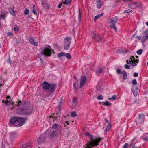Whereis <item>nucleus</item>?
<instances>
[{
    "instance_id": "obj_1",
    "label": "nucleus",
    "mask_w": 148,
    "mask_h": 148,
    "mask_svg": "<svg viewBox=\"0 0 148 148\" xmlns=\"http://www.w3.org/2000/svg\"><path fill=\"white\" fill-rule=\"evenodd\" d=\"M10 122L16 126L20 127L24 123L25 120L22 117H14L10 119Z\"/></svg>"
},
{
    "instance_id": "obj_2",
    "label": "nucleus",
    "mask_w": 148,
    "mask_h": 148,
    "mask_svg": "<svg viewBox=\"0 0 148 148\" xmlns=\"http://www.w3.org/2000/svg\"><path fill=\"white\" fill-rule=\"evenodd\" d=\"M101 138H96L93 140H90L86 144L84 147V148H92L94 146H97L100 142Z\"/></svg>"
},
{
    "instance_id": "obj_3",
    "label": "nucleus",
    "mask_w": 148,
    "mask_h": 148,
    "mask_svg": "<svg viewBox=\"0 0 148 148\" xmlns=\"http://www.w3.org/2000/svg\"><path fill=\"white\" fill-rule=\"evenodd\" d=\"M51 47L48 45H46L44 48V50L39 54V57L41 55L47 56H50L51 55Z\"/></svg>"
},
{
    "instance_id": "obj_4",
    "label": "nucleus",
    "mask_w": 148,
    "mask_h": 148,
    "mask_svg": "<svg viewBox=\"0 0 148 148\" xmlns=\"http://www.w3.org/2000/svg\"><path fill=\"white\" fill-rule=\"evenodd\" d=\"M118 17L117 16L113 18L110 19L109 23L110 24V26L111 29H113L116 32L117 31V29L115 25L116 23L118 20Z\"/></svg>"
},
{
    "instance_id": "obj_5",
    "label": "nucleus",
    "mask_w": 148,
    "mask_h": 148,
    "mask_svg": "<svg viewBox=\"0 0 148 148\" xmlns=\"http://www.w3.org/2000/svg\"><path fill=\"white\" fill-rule=\"evenodd\" d=\"M71 42V38L69 37H67L65 38L64 40L63 45L65 50H67L69 49Z\"/></svg>"
},
{
    "instance_id": "obj_6",
    "label": "nucleus",
    "mask_w": 148,
    "mask_h": 148,
    "mask_svg": "<svg viewBox=\"0 0 148 148\" xmlns=\"http://www.w3.org/2000/svg\"><path fill=\"white\" fill-rule=\"evenodd\" d=\"M127 60V63L128 64H130L132 66H135L136 65V63H138V60L135 59L134 56H132L130 58L129 60Z\"/></svg>"
},
{
    "instance_id": "obj_7",
    "label": "nucleus",
    "mask_w": 148,
    "mask_h": 148,
    "mask_svg": "<svg viewBox=\"0 0 148 148\" xmlns=\"http://www.w3.org/2000/svg\"><path fill=\"white\" fill-rule=\"evenodd\" d=\"M128 7L129 8L134 9L137 8L141 7L142 5L140 3L137 2H131L128 4Z\"/></svg>"
},
{
    "instance_id": "obj_8",
    "label": "nucleus",
    "mask_w": 148,
    "mask_h": 148,
    "mask_svg": "<svg viewBox=\"0 0 148 148\" xmlns=\"http://www.w3.org/2000/svg\"><path fill=\"white\" fill-rule=\"evenodd\" d=\"M17 113L19 114H28L30 113V111L28 109H21L18 110L16 111Z\"/></svg>"
},
{
    "instance_id": "obj_9",
    "label": "nucleus",
    "mask_w": 148,
    "mask_h": 148,
    "mask_svg": "<svg viewBox=\"0 0 148 148\" xmlns=\"http://www.w3.org/2000/svg\"><path fill=\"white\" fill-rule=\"evenodd\" d=\"M144 120V116L143 114H139L138 119L136 121L137 123L140 124L143 123Z\"/></svg>"
},
{
    "instance_id": "obj_10",
    "label": "nucleus",
    "mask_w": 148,
    "mask_h": 148,
    "mask_svg": "<svg viewBox=\"0 0 148 148\" xmlns=\"http://www.w3.org/2000/svg\"><path fill=\"white\" fill-rule=\"evenodd\" d=\"M86 77L84 76H82L81 78L80 87H82L85 84L86 80Z\"/></svg>"
},
{
    "instance_id": "obj_11",
    "label": "nucleus",
    "mask_w": 148,
    "mask_h": 148,
    "mask_svg": "<svg viewBox=\"0 0 148 148\" xmlns=\"http://www.w3.org/2000/svg\"><path fill=\"white\" fill-rule=\"evenodd\" d=\"M138 90L137 88L133 86L132 92L134 96L136 97L137 96L138 94Z\"/></svg>"
},
{
    "instance_id": "obj_12",
    "label": "nucleus",
    "mask_w": 148,
    "mask_h": 148,
    "mask_svg": "<svg viewBox=\"0 0 148 148\" xmlns=\"http://www.w3.org/2000/svg\"><path fill=\"white\" fill-rule=\"evenodd\" d=\"M43 87L44 89L48 90L50 87V84L47 82H44L42 84Z\"/></svg>"
},
{
    "instance_id": "obj_13",
    "label": "nucleus",
    "mask_w": 148,
    "mask_h": 148,
    "mask_svg": "<svg viewBox=\"0 0 148 148\" xmlns=\"http://www.w3.org/2000/svg\"><path fill=\"white\" fill-rule=\"evenodd\" d=\"M56 86L54 84H51L50 85V90L51 92H53L54 91Z\"/></svg>"
},
{
    "instance_id": "obj_14",
    "label": "nucleus",
    "mask_w": 148,
    "mask_h": 148,
    "mask_svg": "<svg viewBox=\"0 0 148 148\" xmlns=\"http://www.w3.org/2000/svg\"><path fill=\"white\" fill-rule=\"evenodd\" d=\"M57 134L54 131V130H51V132L50 133V136L52 138H54L57 136Z\"/></svg>"
},
{
    "instance_id": "obj_15",
    "label": "nucleus",
    "mask_w": 148,
    "mask_h": 148,
    "mask_svg": "<svg viewBox=\"0 0 148 148\" xmlns=\"http://www.w3.org/2000/svg\"><path fill=\"white\" fill-rule=\"evenodd\" d=\"M29 41L30 43L32 45L35 46H37L38 45V42L36 41L33 38H31L29 39Z\"/></svg>"
},
{
    "instance_id": "obj_16",
    "label": "nucleus",
    "mask_w": 148,
    "mask_h": 148,
    "mask_svg": "<svg viewBox=\"0 0 148 148\" xmlns=\"http://www.w3.org/2000/svg\"><path fill=\"white\" fill-rule=\"evenodd\" d=\"M111 124L110 123H108V125L106 127L104 131L106 132L109 131L111 128Z\"/></svg>"
},
{
    "instance_id": "obj_17",
    "label": "nucleus",
    "mask_w": 148,
    "mask_h": 148,
    "mask_svg": "<svg viewBox=\"0 0 148 148\" xmlns=\"http://www.w3.org/2000/svg\"><path fill=\"white\" fill-rule=\"evenodd\" d=\"M9 12L11 14V15H12L13 16H15V13L14 10L13 8L12 7L10 8H9Z\"/></svg>"
},
{
    "instance_id": "obj_18",
    "label": "nucleus",
    "mask_w": 148,
    "mask_h": 148,
    "mask_svg": "<svg viewBox=\"0 0 148 148\" xmlns=\"http://www.w3.org/2000/svg\"><path fill=\"white\" fill-rule=\"evenodd\" d=\"M42 5L45 8L49 9V5L47 3L44 2L42 1Z\"/></svg>"
},
{
    "instance_id": "obj_19",
    "label": "nucleus",
    "mask_w": 148,
    "mask_h": 148,
    "mask_svg": "<svg viewBox=\"0 0 148 148\" xmlns=\"http://www.w3.org/2000/svg\"><path fill=\"white\" fill-rule=\"evenodd\" d=\"M97 5L98 8H100L101 5H103V3L100 2V0H97Z\"/></svg>"
},
{
    "instance_id": "obj_20",
    "label": "nucleus",
    "mask_w": 148,
    "mask_h": 148,
    "mask_svg": "<svg viewBox=\"0 0 148 148\" xmlns=\"http://www.w3.org/2000/svg\"><path fill=\"white\" fill-rule=\"evenodd\" d=\"M148 39V34H146L142 38V41L143 42H145L147 39Z\"/></svg>"
},
{
    "instance_id": "obj_21",
    "label": "nucleus",
    "mask_w": 148,
    "mask_h": 148,
    "mask_svg": "<svg viewBox=\"0 0 148 148\" xmlns=\"http://www.w3.org/2000/svg\"><path fill=\"white\" fill-rule=\"evenodd\" d=\"M6 14L4 12H1L0 15V19L1 18L5 20V18Z\"/></svg>"
},
{
    "instance_id": "obj_22",
    "label": "nucleus",
    "mask_w": 148,
    "mask_h": 148,
    "mask_svg": "<svg viewBox=\"0 0 148 148\" xmlns=\"http://www.w3.org/2000/svg\"><path fill=\"white\" fill-rule=\"evenodd\" d=\"M58 128H60V126L58 125V124H55L53 125L51 130H54Z\"/></svg>"
},
{
    "instance_id": "obj_23",
    "label": "nucleus",
    "mask_w": 148,
    "mask_h": 148,
    "mask_svg": "<svg viewBox=\"0 0 148 148\" xmlns=\"http://www.w3.org/2000/svg\"><path fill=\"white\" fill-rule=\"evenodd\" d=\"M103 15V14L101 13L100 14L96 16L94 18V20L96 21L97 19L99 18L101 16Z\"/></svg>"
},
{
    "instance_id": "obj_24",
    "label": "nucleus",
    "mask_w": 148,
    "mask_h": 148,
    "mask_svg": "<svg viewBox=\"0 0 148 148\" xmlns=\"http://www.w3.org/2000/svg\"><path fill=\"white\" fill-rule=\"evenodd\" d=\"M117 98V96L116 95H113L112 96L111 98H108V100L113 101L115 100Z\"/></svg>"
},
{
    "instance_id": "obj_25",
    "label": "nucleus",
    "mask_w": 148,
    "mask_h": 148,
    "mask_svg": "<svg viewBox=\"0 0 148 148\" xmlns=\"http://www.w3.org/2000/svg\"><path fill=\"white\" fill-rule=\"evenodd\" d=\"M71 0H65V1L64 3L67 5H69L71 4Z\"/></svg>"
},
{
    "instance_id": "obj_26",
    "label": "nucleus",
    "mask_w": 148,
    "mask_h": 148,
    "mask_svg": "<svg viewBox=\"0 0 148 148\" xmlns=\"http://www.w3.org/2000/svg\"><path fill=\"white\" fill-rule=\"evenodd\" d=\"M86 135L89 137L90 140H94L93 139V136L92 135H90V134L89 133H86Z\"/></svg>"
},
{
    "instance_id": "obj_27",
    "label": "nucleus",
    "mask_w": 148,
    "mask_h": 148,
    "mask_svg": "<svg viewBox=\"0 0 148 148\" xmlns=\"http://www.w3.org/2000/svg\"><path fill=\"white\" fill-rule=\"evenodd\" d=\"M104 105H105L106 106H110L111 104L108 101H106L105 102H103L102 103Z\"/></svg>"
},
{
    "instance_id": "obj_28",
    "label": "nucleus",
    "mask_w": 148,
    "mask_h": 148,
    "mask_svg": "<svg viewBox=\"0 0 148 148\" xmlns=\"http://www.w3.org/2000/svg\"><path fill=\"white\" fill-rule=\"evenodd\" d=\"M135 140V138L134 139H133L130 145V147H131L133 148L134 146V143H136V142H134V141Z\"/></svg>"
},
{
    "instance_id": "obj_29",
    "label": "nucleus",
    "mask_w": 148,
    "mask_h": 148,
    "mask_svg": "<svg viewBox=\"0 0 148 148\" xmlns=\"http://www.w3.org/2000/svg\"><path fill=\"white\" fill-rule=\"evenodd\" d=\"M97 38H96V40L98 42H101L102 41V40L103 39V37H100V39H99L98 38V37H99V35L97 36Z\"/></svg>"
},
{
    "instance_id": "obj_30",
    "label": "nucleus",
    "mask_w": 148,
    "mask_h": 148,
    "mask_svg": "<svg viewBox=\"0 0 148 148\" xmlns=\"http://www.w3.org/2000/svg\"><path fill=\"white\" fill-rule=\"evenodd\" d=\"M98 35H97L96 34H95L94 32L91 33V36L94 39H95L96 40V38H97V36H98Z\"/></svg>"
},
{
    "instance_id": "obj_31",
    "label": "nucleus",
    "mask_w": 148,
    "mask_h": 148,
    "mask_svg": "<svg viewBox=\"0 0 148 148\" xmlns=\"http://www.w3.org/2000/svg\"><path fill=\"white\" fill-rule=\"evenodd\" d=\"M76 114L75 111L72 112H71L70 116L71 117H74L76 116Z\"/></svg>"
},
{
    "instance_id": "obj_32",
    "label": "nucleus",
    "mask_w": 148,
    "mask_h": 148,
    "mask_svg": "<svg viewBox=\"0 0 148 148\" xmlns=\"http://www.w3.org/2000/svg\"><path fill=\"white\" fill-rule=\"evenodd\" d=\"M60 128H58L55 129H54V131L56 132L57 134H58V133L60 132Z\"/></svg>"
},
{
    "instance_id": "obj_33",
    "label": "nucleus",
    "mask_w": 148,
    "mask_h": 148,
    "mask_svg": "<svg viewBox=\"0 0 148 148\" xmlns=\"http://www.w3.org/2000/svg\"><path fill=\"white\" fill-rule=\"evenodd\" d=\"M127 77V73L125 72L123 73V78L124 79H126Z\"/></svg>"
},
{
    "instance_id": "obj_34",
    "label": "nucleus",
    "mask_w": 148,
    "mask_h": 148,
    "mask_svg": "<svg viewBox=\"0 0 148 148\" xmlns=\"http://www.w3.org/2000/svg\"><path fill=\"white\" fill-rule=\"evenodd\" d=\"M103 97L101 95H99L97 97V99L99 100H103Z\"/></svg>"
},
{
    "instance_id": "obj_35",
    "label": "nucleus",
    "mask_w": 148,
    "mask_h": 148,
    "mask_svg": "<svg viewBox=\"0 0 148 148\" xmlns=\"http://www.w3.org/2000/svg\"><path fill=\"white\" fill-rule=\"evenodd\" d=\"M65 56L68 59H70L71 58V56L70 55V54L69 53L66 54L65 55Z\"/></svg>"
},
{
    "instance_id": "obj_36",
    "label": "nucleus",
    "mask_w": 148,
    "mask_h": 148,
    "mask_svg": "<svg viewBox=\"0 0 148 148\" xmlns=\"http://www.w3.org/2000/svg\"><path fill=\"white\" fill-rule=\"evenodd\" d=\"M29 12V10L27 8H26L25 9L24 14L25 15H27L28 14Z\"/></svg>"
},
{
    "instance_id": "obj_37",
    "label": "nucleus",
    "mask_w": 148,
    "mask_h": 148,
    "mask_svg": "<svg viewBox=\"0 0 148 148\" xmlns=\"http://www.w3.org/2000/svg\"><path fill=\"white\" fill-rule=\"evenodd\" d=\"M64 54H65L64 53L62 52H61V53H60L59 54H58V57H62V56H63L64 55Z\"/></svg>"
},
{
    "instance_id": "obj_38",
    "label": "nucleus",
    "mask_w": 148,
    "mask_h": 148,
    "mask_svg": "<svg viewBox=\"0 0 148 148\" xmlns=\"http://www.w3.org/2000/svg\"><path fill=\"white\" fill-rule=\"evenodd\" d=\"M29 145H28L27 144H25L23 145L22 147V148H27V147H29Z\"/></svg>"
},
{
    "instance_id": "obj_39",
    "label": "nucleus",
    "mask_w": 148,
    "mask_h": 148,
    "mask_svg": "<svg viewBox=\"0 0 148 148\" xmlns=\"http://www.w3.org/2000/svg\"><path fill=\"white\" fill-rule=\"evenodd\" d=\"M142 52V49H140V50H138L137 51V53L138 55H140Z\"/></svg>"
},
{
    "instance_id": "obj_40",
    "label": "nucleus",
    "mask_w": 148,
    "mask_h": 148,
    "mask_svg": "<svg viewBox=\"0 0 148 148\" xmlns=\"http://www.w3.org/2000/svg\"><path fill=\"white\" fill-rule=\"evenodd\" d=\"M132 12V11L130 9H128L125 10L124 12V13H128Z\"/></svg>"
},
{
    "instance_id": "obj_41",
    "label": "nucleus",
    "mask_w": 148,
    "mask_h": 148,
    "mask_svg": "<svg viewBox=\"0 0 148 148\" xmlns=\"http://www.w3.org/2000/svg\"><path fill=\"white\" fill-rule=\"evenodd\" d=\"M103 72V70L102 69H99L98 71L97 72V74L98 75L99 74H100Z\"/></svg>"
},
{
    "instance_id": "obj_42",
    "label": "nucleus",
    "mask_w": 148,
    "mask_h": 148,
    "mask_svg": "<svg viewBox=\"0 0 148 148\" xmlns=\"http://www.w3.org/2000/svg\"><path fill=\"white\" fill-rule=\"evenodd\" d=\"M132 83L133 85H136L137 84L136 80V79H134L132 80Z\"/></svg>"
},
{
    "instance_id": "obj_43",
    "label": "nucleus",
    "mask_w": 148,
    "mask_h": 148,
    "mask_svg": "<svg viewBox=\"0 0 148 148\" xmlns=\"http://www.w3.org/2000/svg\"><path fill=\"white\" fill-rule=\"evenodd\" d=\"M128 146V144L127 143L125 144L123 146V148H127Z\"/></svg>"
},
{
    "instance_id": "obj_44",
    "label": "nucleus",
    "mask_w": 148,
    "mask_h": 148,
    "mask_svg": "<svg viewBox=\"0 0 148 148\" xmlns=\"http://www.w3.org/2000/svg\"><path fill=\"white\" fill-rule=\"evenodd\" d=\"M77 101V99L76 98H74L73 100V103H76Z\"/></svg>"
},
{
    "instance_id": "obj_45",
    "label": "nucleus",
    "mask_w": 148,
    "mask_h": 148,
    "mask_svg": "<svg viewBox=\"0 0 148 148\" xmlns=\"http://www.w3.org/2000/svg\"><path fill=\"white\" fill-rule=\"evenodd\" d=\"M116 71H117V73L118 74H120L121 73V70L120 69H116Z\"/></svg>"
},
{
    "instance_id": "obj_46",
    "label": "nucleus",
    "mask_w": 148,
    "mask_h": 148,
    "mask_svg": "<svg viewBox=\"0 0 148 148\" xmlns=\"http://www.w3.org/2000/svg\"><path fill=\"white\" fill-rule=\"evenodd\" d=\"M53 118L52 119L53 120V121H55V120H56L57 119V118L56 117H54L53 116H50V118Z\"/></svg>"
},
{
    "instance_id": "obj_47",
    "label": "nucleus",
    "mask_w": 148,
    "mask_h": 148,
    "mask_svg": "<svg viewBox=\"0 0 148 148\" xmlns=\"http://www.w3.org/2000/svg\"><path fill=\"white\" fill-rule=\"evenodd\" d=\"M125 68L127 69H130V66L127 64H126L125 65Z\"/></svg>"
},
{
    "instance_id": "obj_48",
    "label": "nucleus",
    "mask_w": 148,
    "mask_h": 148,
    "mask_svg": "<svg viewBox=\"0 0 148 148\" xmlns=\"http://www.w3.org/2000/svg\"><path fill=\"white\" fill-rule=\"evenodd\" d=\"M14 30L15 31L18 32L19 30L18 28L17 27H15L14 28Z\"/></svg>"
},
{
    "instance_id": "obj_49",
    "label": "nucleus",
    "mask_w": 148,
    "mask_h": 148,
    "mask_svg": "<svg viewBox=\"0 0 148 148\" xmlns=\"http://www.w3.org/2000/svg\"><path fill=\"white\" fill-rule=\"evenodd\" d=\"M63 3H59V4L58 5L57 7L59 8H61V6L62 4Z\"/></svg>"
},
{
    "instance_id": "obj_50",
    "label": "nucleus",
    "mask_w": 148,
    "mask_h": 148,
    "mask_svg": "<svg viewBox=\"0 0 148 148\" xmlns=\"http://www.w3.org/2000/svg\"><path fill=\"white\" fill-rule=\"evenodd\" d=\"M81 17V14H80V11H79V14L78 16V18L79 20H80Z\"/></svg>"
},
{
    "instance_id": "obj_51",
    "label": "nucleus",
    "mask_w": 148,
    "mask_h": 148,
    "mask_svg": "<svg viewBox=\"0 0 148 148\" xmlns=\"http://www.w3.org/2000/svg\"><path fill=\"white\" fill-rule=\"evenodd\" d=\"M21 103V101H19L18 103L17 102H16V105L19 106V105H20V103Z\"/></svg>"
},
{
    "instance_id": "obj_52",
    "label": "nucleus",
    "mask_w": 148,
    "mask_h": 148,
    "mask_svg": "<svg viewBox=\"0 0 148 148\" xmlns=\"http://www.w3.org/2000/svg\"><path fill=\"white\" fill-rule=\"evenodd\" d=\"M138 75V73H135L133 75V76L135 77H137Z\"/></svg>"
},
{
    "instance_id": "obj_53",
    "label": "nucleus",
    "mask_w": 148,
    "mask_h": 148,
    "mask_svg": "<svg viewBox=\"0 0 148 148\" xmlns=\"http://www.w3.org/2000/svg\"><path fill=\"white\" fill-rule=\"evenodd\" d=\"M33 12L35 14H36V15H37V12L34 9H33Z\"/></svg>"
},
{
    "instance_id": "obj_54",
    "label": "nucleus",
    "mask_w": 148,
    "mask_h": 148,
    "mask_svg": "<svg viewBox=\"0 0 148 148\" xmlns=\"http://www.w3.org/2000/svg\"><path fill=\"white\" fill-rule=\"evenodd\" d=\"M76 84H77V83L76 82H74L73 84V86H74V88H76Z\"/></svg>"
},
{
    "instance_id": "obj_55",
    "label": "nucleus",
    "mask_w": 148,
    "mask_h": 148,
    "mask_svg": "<svg viewBox=\"0 0 148 148\" xmlns=\"http://www.w3.org/2000/svg\"><path fill=\"white\" fill-rule=\"evenodd\" d=\"M7 34L8 35H12L13 34L12 32H9L7 33Z\"/></svg>"
},
{
    "instance_id": "obj_56",
    "label": "nucleus",
    "mask_w": 148,
    "mask_h": 148,
    "mask_svg": "<svg viewBox=\"0 0 148 148\" xmlns=\"http://www.w3.org/2000/svg\"><path fill=\"white\" fill-rule=\"evenodd\" d=\"M136 38L138 39L139 40H140L141 39V37L140 36H136Z\"/></svg>"
},
{
    "instance_id": "obj_57",
    "label": "nucleus",
    "mask_w": 148,
    "mask_h": 148,
    "mask_svg": "<svg viewBox=\"0 0 148 148\" xmlns=\"http://www.w3.org/2000/svg\"><path fill=\"white\" fill-rule=\"evenodd\" d=\"M7 62L9 63H10L11 62V61L10 60V59H9L7 60Z\"/></svg>"
},
{
    "instance_id": "obj_58",
    "label": "nucleus",
    "mask_w": 148,
    "mask_h": 148,
    "mask_svg": "<svg viewBox=\"0 0 148 148\" xmlns=\"http://www.w3.org/2000/svg\"><path fill=\"white\" fill-rule=\"evenodd\" d=\"M14 135H15V134L14 133H12L11 134V137H12L13 136H14Z\"/></svg>"
},
{
    "instance_id": "obj_59",
    "label": "nucleus",
    "mask_w": 148,
    "mask_h": 148,
    "mask_svg": "<svg viewBox=\"0 0 148 148\" xmlns=\"http://www.w3.org/2000/svg\"><path fill=\"white\" fill-rule=\"evenodd\" d=\"M9 101L8 100H6L5 102V103L7 104L9 103Z\"/></svg>"
},
{
    "instance_id": "obj_60",
    "label": "nucleus",
    "mask_w": 148,
    "mask_h": 148,
    "mask_svg": "<svg viewBox=\"0 0 148 148\" xmlns=\"http://www.w3.org/2000/svg\"><path fill=\"white\" fill-rule=\"evenodd\" d=\"M74 78L77 81V77L75 76H74Z\"/></svg>"
},
{
    "instance_id": "obj_61",
    "label": "nucleus",
    "mask_w": 148,
    "mask_h": 148,
    "mask_svg": "<svg viewBox=\"0 0 148 148\" xmlns=\"http://www.w3.org/2000/svg\"><path fill=\"white\" fill-rule=\"evenodd\" d=\"M10 96H7L6 98H7V99H8L10 98Z\"/></svg>"
},
{
    "instance_id": "obj_62",
    "label": "nucleus",
    "mask_w": 148,
    "mask_h": 148,
    "mask_svg": "<svg viewBox=\"0 0 148 148\" xmlns=\"http://www.w3.org/2000/svg\"><path fill=\"white\" fill-rule=\"evenodd\" d=\"M105 121L108 123H109L108 122V121L106 119H105Z\"/></svg>"
},
{
    "instance_id": "obj_63",
    "label": "nucleus",
    "mask_w": 148,
    "mask_h": 148,
    "mask_svg": "<svg viewBox=\"0 0 148 148\" xmlns=\"http://www.w3.org/2000/svg\"><path fill=\"white\" fill-rule=\"evenodd\" d=\"M145 24L148 26V22H146Z\"/></svg>"
},
{
    "instance_id": "obj_64",
    "label": "nucleus",
    "mask_w": 148,
    "mask_h": 148,
    "mask_svg": "<svg viewBox=\"0 0 148 148\" xmlns=\"http://www.w3.org/2000/svg\"><path fill=\"white\" fill-rule=\"evenodd\" d=\"M145 139L146 140H148V137H146Z\"/></svg>"
}]
</instances>
